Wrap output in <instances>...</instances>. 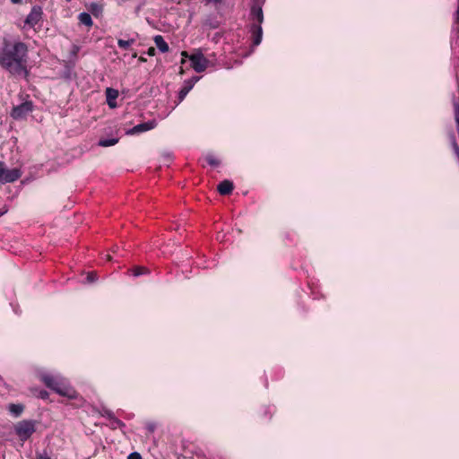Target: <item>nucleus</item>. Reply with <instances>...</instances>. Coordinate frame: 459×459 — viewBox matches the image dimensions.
<instances>
[{
    "label": "nucleus",
    "instance_id": "obj_7",
    "mask_svg": "<svg viewBox=\"0 0 459 459\" xmlns=\"http://www.w3.org/2000/svg\"><path fill=\"white\" fill-rule=\"evenodd\" d=\"M191 66L196 73H202L205 71L208 65V59L203 55V53L198 52L190 56Z\"/></svg>",
    "mask_w": 459,
    "mask_h": 459
},
{
    "label": "nucleus",
    "instance_id": "obj_34",
    "mask_svg": "<svg viewBox=\"0 0 459 459\" xmlns=\"http://www.w3.org/2000/svg\"><path fill=\"white\" fill-rule=\"evenodd\" d=\"M208 3H213L215 4H220L222 2V0H207Z\"/></svg>",
    "mask_w": 459,
    "mask_h": 459
},
{
    "label": "nucleus",
    "instance_id": "obj_36",
    "mask_svg": "<svg viewBox=\"0 0 459 459\" xmlns=\"http://www.w3.org/2000/svg\"><path fill=\"white\" fill-rule=\"evenodd\" d=\"M456 123V129H457V132L459 133V121L458 122H455Z\"/></svg>",
    "mask_w": 459,
    "mask_h": 459
},
{
    "label": "nucleus",
    "instance_id": "obj_4",
    "mask_svg": "<svg viewBox=\"0 0 459 459\" xmlns=\"http://www.w3.org/2000/svg\"><path fill=\"white\" fill-rule=\"evenodd\" d=\"M36 423L34 420L19 421L14 427L15 434L22 441H26L36 431Z\"/></svg>",
    "mask_w": 459,
    "mask_h": 459
},
{
    "label": "nucleus",
    "instance_id": "obj_24",
    "mask_svg": "<svg viewBox=\"0 0 459 459\" xmlns=\"http://www.w3.org/2000/svg\"><path fill=\"white\" fill-rule=\"evenodd\" d=\"M102 416L108 418L109 420L115 418L114 412L108 409H103Z\"/></svg>",
    "mask_w": 459,
    "mask_h": 459
},
{
    "label": "nucleus",
    "instance_id": "obj_5",
    "mask_svg": "<svg viewBox=\"0 0 459 459\" xmlns=\"http://www.w3.org/2000/svg\"><path fill=\"white\" fill-rule=\"evenodd\" d=\"M33 102L26 100L20 105L14 106L10 113V116L15 120H22L26 118L29 113L33 111Z\"/></svg>",
    "mask_w": 459,
    "mask_h": 459
},
{
    "label": "nucleus",
    "instance_id": "obj_33",
    "mask_svg": "<svg viewBox=\"0 0 459 459\" xmlns=\"http://www.w3.org/2000/svg\"><path fill=\"white\" fill-rule=\"evenodd\" d=\"M163 156H164L165 160H167V161H170L172 160L171 153L167 152V153H164Z\"/></svg>",
    "mask_w": 459,
    "mask_h": 459
},
{
    "label": "nucleus",
    "instance_id": "obj_37",
    "mask_svg": "<svg viewBox=\"0 0 459 459\" xmlns=\"http://www.w3.org/2000/svg\"><path fill=\"white\" fill-rule=\"evenodd\" d=\"M182 55L185 56H187V53L186 51H183Z\"/></svg>",
    "mask_w": 459,
    "mask_h": 459
},
{
    "label": "nucleus",
    "instance_id": "obj_10",
    "mask_svg": "<svg viewBox=\"0 0 459 459\" xmlns=\"http://www.w3.org/2000/svg\"><path fill=\"white\" fill-rule=\"evenodd\" d=\"M197 77H192L190 80L185 82V85L181 88L178 92V101L181 102L187 93L191 91L194 84L197 82Z\"/></svg>",
    "mask_w": 459,
    "mask_h": 459
},
{
    "label": "nucleus",
    "instance_id": "obj_32",
    "mask_svg": "<svg viewBox=\"0 0 459 459\" xmlns=\"http://www.w3.org/2000/svg\"><path fill=\"white\" fill-rule=\"evenodd\" d=\"M155 52H156L155 48L151 47V48H148L147 54H148L149 56H154V55H155Z\"/></svg>",
    "mask_w": 459,
    "mask_h": 459
},
{
    "label": "nucleus",
    "instance_id": "obj_38",
    "mask_svg": "<svg viewBox=\"0 0 459 459\" xmlns=\"http://www.w3.org/2000/svg\"><path fill=\"white\" fill-rule=\"evenodd\" d=\"M106 256H107L108 260H109V261L111 260V256L109 255H107Z\"/></svg>",
    "mask_w": 459,
    "mask_h": 459
},
{
    "label": "nucleus",
    "instance_id": "obj_14",
    "mask_svg": "<svg viewBox=\"0 0 459 459\" xmlns=\"http://www.w3.org/2000/svg\"><path fill=\"white\" fill-rule=\"evenodd\" d=\"M8 411L14 417H19L24 411V405L22 403H10Z\"/></svg>",
    "mask_w": 459,
    "mask_h": 459
},
{
    "label": "nucleus",
    "instance_id": "obj_23",
    "mask_svg": "<svg viewBox=\"0 0 459 459\" xmlns=\"http://www.w3.org/2000/svg\"><path fill=\"white\" fill-rule=\"evenodd\" d=\"M111 426L113 429H117V428H124V427H126V424L122 420H120L115 417L111 420Z\"/></svg>",
    "mask_w": 459,
    "mask_h": 459
},
{
    "label": "nucleus",
    "instance_id": "obj_41",
    "mask_svg": "<svg viewBox=\"0 0 459 459\" xmlns=\"http://www.w3.org/2000/svg\"><path fill=\"white\" fill-rule=\"evenodd\" d=\"M0 380H2V377L0 376Z\"/></svg>",
    "mask_w": 459,
    "mask_h": 459
},
{
    "label": "nucleus",
    "instance_id": "obj_18",
    "mask_svg": "<svg viewBox=\"0 0 459 459\" xmlns=\"http://www.w3.org/2000/svg\"><path fill=\"white\" fill-rule=\"evenodd\" d=\"M130 272L134 277H138L150 273L149 269L143 266H134L130 269Z\"/></svg>",
    "mask_w": 459,
    "mask_h": 459
},
{
    "label": "nucleus",
    "instance_id": "obj_2",
    "mask_svg": "<svg viewBox=\"0 0 459 459\" xmlns=\"http://www.w3.org/2000/svg\"><path fill=\"white\" fill-rule=\"evenodd\" d=\"M264 2L254 1L250 8L249 18L252 23L250 24L249 31L252 34L253 46L255 47L258 46L263 39L262 23L264 22V13L262 5Z\"/></svg>",
    "mask_w": 459,
    "mask_h": 459
},
{
    "label": "nucleus",
    "instance_id": "obj_31",
    "mask_svg": "<svg viewBox=\"0 0 459 459\" xmlns=\"http://www.w3.org/2000/svg\"><path fill=\"white\" fill-rule=\"evenodd\" d=\"M8 212V206L4 205L3 208L0 209V217L5 214Z\"/></svg>",
    "mask_w": 459,
    "mask_h": 459
},
{
    "label": "nucleus",
    "instance_id": "obj_29",
    "mask_svg": "<svg viewBox=\"0 0 459 459\" xmlns=\"http://www.w3.org/2000/svg\"><path fill=\"white\" fill-rule=\"evenodd\" d=\"M37 459H51L48 453L44 451L43 453H37Z\"/></svg>",
    "mask_w": 459,
    "mask_h": 459
},
{
    "label": "nucleus",
    "instance_id": "obj_3",
    "mask_svg": "<svg viewBox=\"0 0 459 459\" xmlns=\"http://www.w3.org/2000/svg\"><path fill=\"white\" fill-rule=\"evenodd\" d=\"M41 379L48 388L55 391L56 394L69 398L73 397L74 391L62 383L56 377L51 375H43Z\"/></svg>",
    "mask_w": 459,
    "mask_h": 459
},
{
    "label": "nucleus",
    "instance_id": "obj_25",
    "mask_svg": "<svg viewBox=\"0 0 459 459\" xmlns=\"http://www.w3.org/2000/svg\"><path fill=\"white\" fill-rule=\"evenodd\" d=\"M86 280L88 282L92 283L97 281V274L95 273H89Z\"/></svg>",
    "mask_w": 459,
    "mask_h": 459
},
{
    "label": "nucleus",
    "instance_id": "obj_1",
    "mask_svg": "<svg viewBox=\"0 0 459 459\" xmlns=\"http://www.w3.org/2000/svg\"><path fill=\"white\" fill-rule=\"evenodd\" d=\"M27 56L28 47L25 43L5 40L0 51V65L13 75L27 77Z\"/></svg>",
    "mask_w": 459,
    "mask_h": 459
},
{
    "label": "nucleus",
    "instance_id": "obj_6",
    "mask_svg": "<svg viewBox=\"0 0 459 459\" xmlns=\"http://www.w3.org/2000/svg\"><path fill=\"white\" fill-rule=\"evenodd\" d=\"M22 176V171L20 169H6L4 167V162L0 161V183H13L19 179Z\"/></svg>",
    "mask_w": 459,
    "mask_h": 459
},
{
    "label": "nucleus",
    "instance_id": "obj_15",
    "mask_svg": "<svg viewBox=\"0 0 459 459\" xmlns=\"http://www.w3.org/2000/svg\"><path fill=\"white\" fill-rule=\"evenodd\" d=\"M88 10L90 11V13L95 16V17H99L101 15L102 12H103V5L102 4H100L96 2H92L90 4V5L88 6Z\"/></svg>",
    "mask_w": 459,
    "mask_h": 459
},
{
    "label": "nucleus",
    "instance_id": "obj_21",
    "mask_svg": "<svg viewBox=\"0 0 459 459\" xmlns=\"http://www.w3.org/2000/svg\"><path fill=\"white\" fill-rule=\"evenodd\" d=\"M206 161L208 162V164L210 166H212V167H218L220 165V160H217L213 155L212 154H209L206 156Z\"/></svg>",
    "mask_w": 459,
    "mask_h": 459
},
{
    "label": "nucleus",
    "instance_id": "obj_17",
    "mask_svg": "<svg viewBox=\"0 0 459 459\" xmlns=\"http://www.w3.org/2000/svg\"><path fill=\"white\" fill-rule=\"evenodd\" d=\"M220 22L216 19V17L209 16L206 18L204 22V26L209 29L214 30L220 27Z\"/></svg>",
    "mask_w": 459,
    "mask_h": 459
},
{
    "label": "nucleus",
    "instance_id": "obj_19",
    "mask_svg": "<svg viewBox=\"0 0 459 459\" xmlns=\"http://www.w3.org/2000/svg\"><path fill=\"white\" fill-rule=\"evenodd\" d=\"M117 143L118 138L100 139L99 141V145L101 147H109L115 145Z\"/></svg>",
    "mask_w": 459,
    "mask_h": 459
},
{
    "label": "nucleus",
    "instance_id": "obj_20",
    "mask_svg": "<svg viewBox=\"0 0 459 459\" xmlns=\"http://www.w3.org/2000/svg\"><path fill=\"white\" fill-rule=\"evenodd\" d=\"M135 42V39H129L127 40L119 39L117 40V45L122 49H128L132 44Z\"/></svg>",
    "mask_w": 459,
    "mask_h": 459
},
{
    "label": "nucleus",
    "instance_id": "obj_39",
    "mask_svg": "<svg viewBox=\"0 0 459 459\" xmlns=\"http://www.w3.org/2000/svg\"><path fill=\"white\" fill-rule=\"evenodd\" d=\"M145 60H146L145 58H143L142 56L140 57V61L144 62Z\"/></svg>",
    "mask_w": 459,
    "mask_h": 459
},
{
    "label": "nucleus",
    "instance_id": "obj_13",
    "mask_svg": "<svg viewBox=\"0 0 459 459\" xmlns=\"http://www.w3.org/2000/svg\"><path fill=\"white\" fill-rule=\"evenodd\" d=\"M154 43L158 49L162 52L166 53L169 51V48L168 43L164 40L163 37L161 35H156L153 39Z\"/></svg>",
    "mask_w": 459,
    "mask_h": 459
},
{
    "label": "nucleus",
    "instance_id": "obj_40",
    "mask_svg": "<svg viewBox=\"0 0 459 459\" xmlns=\"http://www.w3.org/2000/svg\"><path fill=\"white\" fill-rule=\"evenodd\" d=\"M66 2H71L72 0H65Z\"/></svg>",
    "mask_w": 459,
    "mask_h": 459
},
{
    "label": "nucleus",
    "instance_id": "obj_26",
    "mask_svg": "<svg viewBox=\"0 0 459 459\" xmlns=\"http://www.w3.org/2000/svg\"><path fill=\"white\" fill-rule=\"evenodd\" d=\"M454 109H455V122L459 121V104L455 102L454 103Z\"/></svg>",
    "mask_w": 459,
    "mask_h": 459
},
{
    "label": "nucleus",
    "instance_id": "obj_22",
    "mask_svg": "<svg viewBox=\"0 0 459 459\" xmlns=\"http://www.w3.org/2000/svg\"><path fill=\"white\" fill-rule=\"evenodd\" d=\"M450 139L452 142L453 149H454L455 154L457 155V157L459 158V146L456 143L455 136L453 133L450 134Z\"/></svg>",
    "mask_w": 459,
    "mask_h": 459
},
{
    "label": "nucleus",
    "instance_id": "obj_8",
    "mask_svg": "<svg viewBox=\"0 0 459 459\" xmlns=\"http://www.w3.org/2000/svg\"><path fill=\"white\" fill-rule=\"evenodd\" d=\"M42 8L39 5H34L24 21L25 25L33 28L42 19Z\"/></svg>",
    "mask_w": 459,
    "mask_h": 459
},
{
    "label": "nucleus",
    "instance_id": "obj_9",
    "mask_svg": "<svg viewBox=\"0 0 459 459\" xmlns=\"http://www.w3.org/2000/svg\"><path fill=\"white\" fill-rule=\"evenodd\" d=\"M156 125L157 123L155 120H150L144 123H141L127 130L126 134H137L140 133H143L153 129L156 126Z\"/></svg>",
    "mask_w": 459,
    "mask_h": 459
},
{
    "label": "nucleus",
    "instance_id": "obj_30",
    "mask_svg": "<svg viewBox=\"0 0 459 459\" xmlns=\"http://www.w3.org/2000/svg\"><path fill=\"white\" fill-rule=\"evenodd\" d=\"M38 397L41 399H48V393L46 390H40L39 392Z\"/></svg>",
    "mask_w": 459,
    "mask_h": 459
},
{
    "label": "nucleus",
    "instance_id": "obj_35",
    "mask_svg": "<svg viewBox=\"0 0 459 459\" xmlns=\"http://www.w3.org/2000/svg\"><path fill=\"white\" fill-rule=\"evenodd\" d=\"M13 4H21L22 0H11Z\"/></svg>",
    "mask_w": 459,
    "mask_h": 459
},
{
    "label": "nucleus",
    "instance_id": "obj_27",
    "mask_svg": "<svg viewBox=\"0 0 459 459\" xmlns=\"http://www.w3.org/2000/svg\"><path fill=\"white\" fill-rule=\"evenodd\" d=\"M127 459H142V455L140 453L138 452H132L131 454H129V455L127 456Z\"/></svg>",
    "mask_w": 459,
    "mask_h": 459
},
{
    "label": "nucleus",
    "instance_id": "obj_28",
    "mask_svg": "<svg viewBox=\"0 0 459 459\" xmlns=\"http://www.w3.org/2000/svg\"><path fill=\"white\" fill-rule=\"evenodd\" d=\"M146 429L149 432L152 433L154 432L155 429H156V424L153 423V422H148L146 424Z\"/></svg>",
    "mask_w": 459,
    "mask_h": 459
},
{
    "label": "nucleus",
    "instance_id": "obj_12",
    "mask_svg": "<svg viewBox=\"0 0 459 459\" xmlns=\"http://www.w3.org/2000/svg\"><path fill=\"white\" fill-rule=\"evenodd\" d=\"M106 100L109 108H114L117 107L116 100L118 97V91L113 88L106 89Z\"/></svg>",
    "mask_w": 459,
    "mask_h": 459
},
{
    "label": "nucleus",
    "instance_id": "obj_16",
    "mask_svg": "<svg viewBox=\"0 0 459 459\" xmlns=\"http://www.w3.org/2000/svg\"><path fill=\"white\" fill-rule=\"evenodd\" d=\"M80 22L85 26L91 27L92 25V19L90 13H81L78 16Z\"/></svg>",
    "mask_w": 459,
    "mask_h": 459
},
{
    "label": "nucleus",
    "instance_id": "obj_11",
    "mask_svg": "<svg viewBox=\"0 0 459 459\" xmlns=\"http://www.w3.org/2000/svg\"><path fill=\"white\" fill-rule=\"evenodd\" d=\"M234 189L233 182L228 179L222 180L218 186L217 190L221 195H228L232 193Z\"/></svg>",
    "mask_w": 459,
    "mask_h": 459
}]
</instances>
